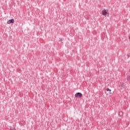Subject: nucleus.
Returning <instances> with one entry per match:
<instances>
[{
    "instance_id": "obj_1",
    "label": "nucleus",
    "mask_w": 130,
    "mask_h": 130,
    "mask_svg": "<svg viewBox=\"0 0 130 130\" xmlns=\"http://www.w3.org/2000/svg\"><path fill=\"white\" fill-rule=\"evenodd\" d=\"M82 96H83V94L81 92H77L75 94V98H81V97H82Z\"/></svg>"
},
{
    "instance_id": "obj_4",
    "label": "nucleus",
    "mask_w": 130,
    "mask_h": 130,
    "mask_svg": "<svg viewBox=\"0 0 130 130\" xmlns=\"http://www.w3.org/2000/svg\"><path fill=\"white\" fill-rule=\"evenodd\" d=\"M127 80L128 81H130V74H128L127 75Z\"/></svg>"
},
{
    "instance_id": "obj_7",
    "label": "nucleus",
    "mask_w": 130,
    "mask_h": 130,
    "mask_svg": "<svg viewBox=\"0 0 130 130\" xmlns=\"http://www.w3.org/2000/svg\"><path fill=\"white\" fill-rule=\"evenodd\" d=\"M107 91H109V92H111V89H110L109 88H107Z\"/></svg>"
},
{
    "instance_id": "obj_6",
    "label": "nucleus",
    "mask_w": 130,
    "mask_h": 130,
    "mask_svg": "<svg viewBox=\"0 0 130 130\" xmlns=\"http://www.w3.org/2000/svg\"><path fill=\"white\" fill-rule=\"evenodd\" d=\"M10 130H16V128L14 127H11V128H10Z\"/></svg>"
},
{
    "instance_id": "obj_2",
    "label": "nucleus",
    "mask_w": 130,
    "mask_h": 130,
    "mask_svg": "<svg viewBox=\"0 0 130 130\" xmlns=\"http://www.w3.org/2000/svg\"><path fill=\"white\" fill-rule=\"evenodd\" d=\"M102 14H103V16H106L107 14H108V10H106L105 9L102 10Z\"/></svg>"
},
{
    "instance_id": "obj_3",
    "label": "nucleus",
    "mask_w": 130,
    "mask_h": 130,
    "mask_svg": "<svg viewBox=\"0 0 130 130\" xmlns=\"http://www.w3.org/2000/svg\"><path fill=\"white\" fill-rule=\"evenodd\" d=\"M15 22L14 19H10L7 21V24H11Z\"/></svg>"
},
{
    "instance_id": "obj_8",
    "label": "nucleus",
    "mask_w": 130,
    "mask_h": 130,
    "mask_svg": "<svg viewBox=\"0 0 130 130\" xmlns=\"http://www.w3.org/2000/svg\"><path fill=\"white\" fill-rule=\"evenodd\" d=\"M121 87H123V84L121 83Z\"/></svg>"
},
{
    "instance_id": "obj_5",
    "label": "nucleus",
    "mask_w": 130,
    "mask_h": 130,
    "mask_svg": "<svg viewBox=\"0 0 130 130\" xmlns=\"http://www.w3.org/2000/svg\"><path fill=\"white\" fill-rule=\"evenodd\" d=\"M59 41V42H61V41H63V38H60Z\"/></svg>"
},
{
    "instance_id": "obj_10",
    "label": "nucleus",
    "mask_w": 130,
    "mask_h": 130,
    "mask_svg": "<svg viewBox=\"0 0 130 130\" xmlns=\"http://www.w3.org/2000/svg\"><path fill=\"white\" fill-rule=\"evenodd\" d=\"M110 94H111V92H110Z\"/></svg>"
},
{
    "instance_id": "obj_9",
    "label": "nucleus",
    "mask_w": 130,
    "mask_h": 130,
    "mask_svg": "<svg viewBox=\"0 0 130 130\" xmlns=\"http://www.w3.org/2000/svg\"><path fill=\"white\" fill-rule=\"evenodd\" d=\"M130 55H127V58H128V57H129Z\"/></svg>"
}]
</instances>
